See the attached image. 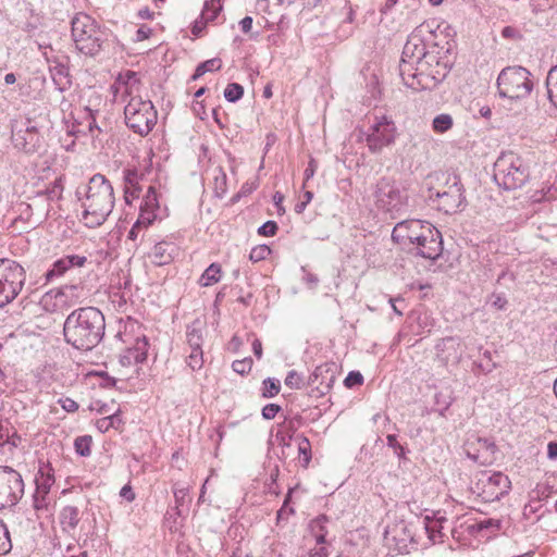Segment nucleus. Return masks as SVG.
<instances>
[{
  "instance_id": "obj_1",
  "label": "nucleus",
  "mask_w": 557,
  "mask_h": 557,
  "mask_svg": "<svg viewBox=\"0 0 557 557\" xmlns=\"http://www.w3.org/2000/svg\"><path fill=\"white\" fill-rule=\"evenodd\" d=\"M438 27L435 21H426L417 26L404 46L399 62V75L404 84L412 90H432L442 83L449 67L441 60L433 47L426 49Z\"/></svg>"
},
{
  "instance_id": "obj_9",
  "label": "nucleus",
  "mask_w": 557,
  "mask_h": 557,
  "mask_svg": "<svg viewBox=\"0 0 557 557\" xmlns=\"http://www.w3.org/2000/svg\"><path fill=\"white\" fill-rule=\"evenodd\" d=\"M125 123L136 134L147 136L157 124L158 113L150 100L133 97L124 108Z\"/></svg>"
},
{
  "instance_id": "obj_17",
  "label": "nucleus",
  "mask_w": 557,
  "mask_h": 557,
  "mask_svg": "<svg viewBox=\"0 0 557 557\" xmlns=\"http://www.w3.org/2000/svg\"><path fill=\"white\" fill-rule=\"evenodd\" d=\"M11 139L13 147L26 154L39 152L44 146L42 137L33 125H27L25 128L14 127Z\"/></svg>"
},
{
  "instance_id": "obj_6",
  "label": "nucleus",
  "mask_w": 557,
  "mask_h": 557,
  "mask_svg": "<svg viewBox=\"0 0 557 557\" xmlns=\"http://www.w3.org/2000/svg\"><path fill=\"white\" fill-rule=\"evenodd\" d=\"M71 33L76 49L88 57L97 55L107 39V34L88 14L79 12L71 21Z\"/></svg>"
},
{
  "instance_id": "obj_25",
  "label": "nucleus",
  "mask_w": 557,
  "mask_h": 557,
  "mask_svg": "<svg viewBox=\"0 0 557 557\" xmlns=\"http://www.w3.org/2000/svg\"><path fill=\"white\" fill-rule=\"evenodd\" d=\"M49 71L51 78L59 90L63 91L70 88L71 77L69 67L64 63L60 61H52L50 62Z\"/></svg>"
},
{
  "instance_id": "obj_41",
  "label": "nucleus",
  "mask_w": 557,
  "mask_h": 557,
  "mask_svg": "<svg viewBox=\"0 0 557 557\" xmlns=\"http://www.w3.org/2000/svg\"><path fill=\"white\" fill-rule=\"evenodd\" d=\"M298 453L302 457L304 466L307 467L311 460V444L309 440L301 435L298 437Z\"/></svg>"
},
{
  "instance_id": "obj_10",
  "label": "nucleus",
  "mask_w": 557,
  "mask_h": 557,
  "mask_svg": "<svg viewBox=\"0 0 557 557\" xmlns=\"http://www.w3.org/2000/svg\"><path fill=\"white\" fill-rule=\"evenodd\" d=\"M26 281L24 268L15 260L0 258V308L12 302L22 292Z\"/></svg>"
},
{
  "instance_id": "obj_35",
  "label": "nucleus",
  "mask_w": 557,
  "mask_h": 557,
  "mask_svg": "<svg viewBox=\"0 0 557 557\" xmlns=\"http://www.w3.org/2000/svg\"><path fill=\"white\" fill-rule=\"evenodd\" d=\"M92 437L90 435L77 436L74 441V448L77 455L89 457L91 454Z\"/></svg>"
},
{
  "instance_id": "obj_54",
  "label": "nucleus",
  "mask_w": 557,
  "mask_h": 557,
  "mask_svg": "<svg viewBox=\"0 0 557 557\" xmlns=\"http://www.w3.org/2000/svg\"><path fill=\"white\" fill-rule=\"evenodd\" d=\"M502 36L506 39H513V40L520 39L522 37L520 32L516 27H512V26H505L502 29Z\"/></svg>"
},
{
  "instance_id": "obj_31",
  "label": "nucleus",
  "mask_w": 557,
  "mask_h": 557,
  "mask_svg": "<svg viewBox=\"0 0 557 557\" xmlns=\"http://www.w3.org/2000/svg\"><path fill=\"white\" fill-rule=\"evenodd\" d=\"M546 87L550 103L557 109V64L553 66L546 77Z\"/></svg>"
},
{
  "instance_id": "obj_2",
  "label": "nucleus",
  "mask_w": 557,
  "mask_h": 557,
  "mask_svg": "<svg viewBox=\"0 0 557 557\" xmlns=\"http://www.w3.org/2000/svg\"><path fill=\"white\" fill-rule=\"evenodd\" d=\"M392 240L414 256L436 260L443 252L441 232L429 221L409 219L398 222Z\"/></svg>"
},
{
  "instance_id": "obj_56",
  "label": "nucleus",
  "mask_w": 557,
  "mask_h": 557,
  "mask_svg": "<svg viewBox=\"0 0 557 557\" xmlns=\"http://www.w3.org/2000/svg\"><path fill=\"white\" fill-rule=\"evenodd\" d=\"M330 368L327 366L317 367L312 375L309 377V384L313 385L317 383L319 376L323 375V373H329Z\"/></svg>"
},
{
  "instance_id": "obj_7",
  "label": "nucleus",
  "mask_w": 557,
  "mask_h": 557,
  "mask_svg": "<svg viewBox=\"0 0 557 557\" xmlns=\"http://www.w3.org/2000/svg\"><path fill=\"white\" fill-rule=\"evenodd\" d=\"M532 90L531 73L523 66H507L498 74L497 91L500 98L518 102L529 98Z\"/></svg>"
},
{
  "instance_id": "obj_24",
  "label": "nucleus",
  "mask_w": 557,
  "mask_h": 557,
  "mask_svg": "<svg viewBox=\"0 0 557 557\" xmlns=\"http://www.w3.org/2000/svg\"><path fill=\"white\" fill-rule=\"evenodd\" d=\"M124 194L127 203L131 202V198H138L141 191L139 185L143 175L136 169L124 170Z\"/></svg>"
},
{
  "instance_id": "obj_58",
  "label": "nucleus",
  "mask_w": 557,
  "mask_h": 557,
  "mask_svg": "<svg viewBox=\"0 0 557 557\" xmlns=\"http://www.w3.org/2000/svg\"><path fill=\"white\" fill-rule=\"evenodd\" d=\"M317 171V162L314 159H311L308 163V166L305 170V181H309L311 177H313L314 173Z\"/></svg>"
},
{
  "instance_id": "obj_43",
  "label": "nucleus",
  "mask_w": 557,
  "mask_h": 557,
  "mask_svg": "<svg viewBox=\"0 0 557 557\" xmlns=\"http://www.w3.org/2000/svg\"><path fill=\"white\" fill-rule=\"evenodd\" d=\"M140 207L154 210L159 209L158 196L153 186L148 187V190L140 202Z\"/></svg>"
},
{
  "instance_id": "obj_49",
  "label": "nucleus",
  "mask_w": 557,
  "mask_h": 557,
  "mask_svg": "<svg viewBox=\"0 0 557 557\" xmlns=\"http://www.w3.org/2000/svg\"><path fill=\"white\" fill-rule=\"evenodd\" d=\"M387 446L394 449V453L398 458H404L406 455L405 447L400 445L397 441V436L395 434H388L386 436Z\"/></svg>"
},
{
  "instance_id": "obj_64",
  "label": "nucleus",
  "mask_w": 557,
  "mask_h": 557,
  "mask_svg": "<svg viewBox=\"0 0 557 557\" xmlns=\"http://www.w3.org/2000/svg\"><path fill=\"white\" fill-rule=\"evenodd\" d=\"M547 456L549 459H557V442H549L547 445Z\"/></svg>"
},
{
  "instance_id": "obj_23",
  "label": "nucleus",
  "mask_w": 557,
  "mask_h": 557,
  "mask_svg": "<svg viewBox=\"0 0 557 557\" xmlns=\"http://www.w3.org/2000/svg\"><path fill=\"white\" fill-rule=\"evenodd\" d=\"M177 251L175 244L162 240L153 246L149 258L154 265L161 267L171 263Z\"/></svg>"
},
{
  "instance_id": "obj_39",
  "label": "nucleus",
  "mask_w": 557,
  "mask_h": 557,
  "mask_svg": "<svg viewBox=\"0 0 557 557\" xmlns=\"http://www.w3.org/2000/svg\"><path fill=\"white\" fill-rule=\"evenodd\" d=\"M281 384L275 379L268 377L262 382V397L272 398L280 393Z\"/></svg>"
},
{
  "instance_id": "obj_26",
  "label": "nucleus",
  "mask_w": 557,
  "mask_h": 557,
  "mask_svg": "<svg viewBox=\"0 0 557 557\" xmlns=\"http://www.w3.org/2000/svg\"><path fill=\"white\" fill-rule=\"evenodd\" d=\"M64 191V177L59 176L52 183H50L44 190L37 191L35 199H45L46 201L53 202L59 201L63 197Z\"/></svg>"
},
{
  "instance_id": "obj_45",
  "label": "nucleus",
  "mask_w": 557,
  "mask_h": 557,
  "mask_svg": "<svg viewBox=\"0 0 557 557\" xmlns=\"http://www.w3.org/2000/svg\"><path fill=\"white\" fill-rule=\"evenodd\" d=\"M474 443H467L465 446L466 455L469 459H471L474 462H478L480 465H485L488 462L487 456H484L480 450L475 449L472 450V447L474 446Z\"/></svg>"
},
{
  "instance_id": "obj_13",
  "label": "nucleus",
  "mask_w": 557,
  "mask_h": 557,
  "mask_svg": "<svg viewBox=\"0 0 557 557\" xmlns=\"http://www.w3.org/2000/svg\"><path fill=\"white\" fill-rule=\"evenodd\" d=\"M413 523H407L404 520L388 525L384 532L385 544L399 554L409 553V548L418 542L414 539Z\"/></svg>"
},
{
  "instance_id": "obj_51",
  "label": "nucleus",
  "mask_w": 557,
  "mask_h": 557,
  "mask_svg": "<svg viewBox=\"0 0 557 557\" xmlns=\"http://www.w3.org/2000/svg\"><path fill=\"white\" fill-rule=\"evenodd\" d=\"M278 230L275 221H267L258 228V234L261 236H274Z\"/></svg>"
},
{
  "instance_id": "obj_40",
  "label": "nucleus",
  "mask_w": 557,
  "mask_h": 557,
  "mask_svg": "<svg viewBox=\"0 0 557 557\" xmlns=\"http://www.w3.org/2000/svg\"><path fill=\"white\" fill-rule=\"evenodd\" d=\"M157 210L139 207V215L136 223L144 228H147L157 218Z\"/></svg>"
},
{
  "instance_id": "obj_62",
  "label": "nucleus",
  "mask_w": 557,
  "mask_h": 557,
  "mask_svg": "<svg viewBox=\"0 0 557 557\" xmlns=\"http://www.w3.org/2000/svg\"><path fill=\"white\" fill-rule=\"evenodd\" d=\"M107 417H108V421H110L111 428L119 429L120 425L122 424V420L120 418L119 411H116L112 414H109Z\"/></svg>"
},
{
  "instance_id": "obj_5",
  "label": "nucleus",
  "mask_w": 557,
  "mask_h": 557,
  "mask_svg": "<svg viewBox=\"0 0 557 557\" xmlns=\"http://www.w3.org/2000/svg\"><path fill=\"white\" fill-rule=\"evenodd\" d=\"M495 183L504 190H517L531 180L529 163L519 154L503 152L494 163Z\"/></svg>"
},
{
  "instance_id": "obj_16",
  "label": "nucleus",
  "mask_w": 557,
  "mask_h": 557,
  "mask_svg": "<svg viewBox=\"0 0 557 557\" xmlns=\"http://www.w3.org/2000/svg\"><path fill=\"white\" fill-rule=\"evenodd\" d=\"M370 131L371 132L367 136V145L373 153L380 152L384 147H387L395 141V124L387 120L386 116L376 119V122L371 125Z\"/></svg>"
},
{
  "instance_id": "obj_44",
  "label": "nucleus",
  "mask_w": 557,
  "mask_h": 557,
  "mask_svg": "<svg viewBox=\"0 0 557 557\" xmlns=\"http://www.w3.org/2000/svg\"><path fill=\"white\" fill-rule=\"evenodd\" d=\"M474 444L479 446L478 450H480L484 456H487L490 462L496 450V445L487 438L481 437H478Z\"/></svg>"
},
{
  "instance_id": "obj_18",
  "label": "nucleus",
  "mask_w": 557,
  "mask_h": 557,
  "mask_svg": "<svg viewBox=\"0 0 557 557\" xmlns=\"http://www.w3.org/2000/svg\"><path fill=\"white\" fill-rule=\"evenodd\" d=\"M436 357L445 366L457 364L463 355L459 337L448 336L435 345Z\"/></svg>"
},
{
  "instance_id": "obj_8",
  "label": "nucleus",
  "mask_w": 557,
  "mask_h": 557,
  "mask_svg": "<svg viewBox=\"0 0 557 557\" xmlns=\"http://www.w3.org/2000/svg\"><path fill=\"white\" fill-rule=\"evenodd\" d=\"M377 209L397 218L408 208V194L395 180L382 177L377 181L373 193Z\"/></svg>"
},
{
  "instance_id": "obj_3",
  "label": "nucleus",
  "mask_w": 557,
  "mask_h": 557,
  "mask_svg": "<svg viewBox=\"0 0 557 557\" xmlns=\"http://www.w3.org/2000/svg\"><path fill=\"white\" fill-rule=\"evenodd\" d=\"M106 331L103 313L96 307L74 309L63 323L64 341L73 348L89 351L102 341Z\"/></svg>"
},
{
  "instance_id": "obj_42",
  "label": "nucleus",
  "mask_w": 557,
  "mask_h": 557,
  "mask_svg": "<svg viewBox=\"0 0 557 557\" xmlns=\"http://www.w3.org/2000/svg\"><path fill=\"white\" fill-rule=\"evenodd\" d=\"M285 385L292 389H300L305 386L304 376L295 370H290L285 377Z\"/></svg>"
},
{
  "instance_id": "obj_22",
  "label": "nucleus",
  "mask_w": 557,
  "mask_h": 557,
  "mask_svg": "<svg viewBox=\"0 0 557 557\" xmlns=\"http://www.w3.org/2000/svg\"><path fill=\"white\" fill-rule=\"evenodd\" d=\"M446 522L447 518L443 516L441 511L435 512L433 517L425 516L423 518L421 524L432 544L444 541L445 534L443 533V529Z\"/></svg>"
},
{
  "instance_id": "obj_46",
  "label": "nucleus",
  "mask_w": 557,
  "mask_h": 557,
  "mask_svg": "<svg viewBox=\"0 0 557 557\" xmlns=\"http://www.w3.org/2000/svg\"><path fill=\"white\" fill-rule=\"evenodd\" d=\"M12 548L11 540L9 536V532L0 520V555H5Z\"/></svg>"
},
{
  "instance_id": "obj_12",
  "label": "nucleus",
  "mask_w": 557,
  "mask_h": 557,
  "mask_svg": "<svg viewBox=\"0 0 557 557\" xmlns=\"http://www.w3.org/2000/svg\"><path fill=\"white\" fill-rule=\"evenodd\" d=\"M463 186L460 178L456 175L448 177L446 188L442 191L437 190L430 195V199L438 202V209L445 213H453L459 209L466 201Z\"/></svg>"
},
{
  "instance_id": "obj_32",
  "label": "nucleus",
  "mask_w": 557,
  "mask_h": 557,
  "mask_svg": "<svg viewBox=\"0 0 557 557\" xmlns=\"http://www.w3.org/2000/svg\"><path fill=\"white\" fill-rule=\"evenodd\" d=\"M221 10V0H208L205 2V7L201 12V17L205 20L206 23L213 22L219 16Z\"/></svg>"
},
{
  "instance_id": "obj_59",
  "label": "nucleus",
  "mask_w": 557,
  "mask_h": 557,
  "mask_svg": "<svg viewBox=\"0 0 557 557\" xmlns=\"http://www.w3.org/2000/svg\"><path fill=\"white\" fill-rule=\"evenodd\" d=\"M120 495L128 502L135 499V494L129 485H124L120 491Z\"/></svg>"
},
{
  "instance_id": "obj_21",
  "label": "nucleus",
  "mask_w": 557,
  "mask_h": 557,
  "mask_svg": "<svg viewBox=\"0 0 557 557\" xmlns=\"http://www.w3.org/2000/svg\"><path fill=\"white\" fill-rule=\"evenodd\" d=\"M148 341L144 337H137L132 347L127 348L120 357V363L123 367L143 363L147 359Z\"/></svg>"
},
{
  "instance_id": "obj_47",
  "label": "nucleus",
  "mask_w": 557,
  "mask_h": 557,
  "mask_svg": "<svg viewBox=\"0 0 557 557\" xmlns=\"http://www.w3.org/2000/svg\"><path fill=\"white\" fill-rule=\"evenodd\" d=\"M252 363V359L250 357H247L242 360H235L232 363V369L234 372L244 375L250 372Z\"/></svg>"
},
{
  "instance_id": "obj_14",
  "label": "nucleus",
  "mask_w": 557,
  "mask_h": 557,
  "mask_svg": "<svg viewBox=\"0 0 557 557\" xmlns=\"http://www.w3.org/2000/svg\"><path fill=\"white\" fill-rule=\"evenodd\" d=\"M24 494L22 475L10 467H0V504L11 506Z\"/></svg>"
},
{
  "instance_id": "obj_50",
  "label": "nucleus",
  "mask_w": 557,
  "mask_h": 557,
  "mask_svg": "<svg viewBox=\"0 0 557 557\" xmlns=\"http://www.w3.org/2000/svg\"><path fill=\"white\" fill-rule=\"evenodd\" d=\"M362 383H363V376L358 371H350L344 380V384L348 388L361 385Z\"/></svg>"
},
{
  "instance_id": "obj_38",
  "label": "nucleus",
  "mask_w": 557,
  "mask_h": 557,
  "mask_svg": "<svg viewBox=\"0 0 557 557\" xmlns=\"http://www.w3.org/2000/svg\"><path fill=\"white\" fill-rule=\"evenodd\" d=\"M244 96V87L237 83H230L224 89V98L228 102H236Z\"/></svg>"
},
{
  "instance_id": "obj_30",
  "label": "nucleus",
  "mask_w": 557,
  "mask_h": 557,
  "mask_svg": "<svg viewBox=\"0 0 557 557\" xmlns=\"http://www.w3.org/2000/svg\"><path fill=\"white\" fill-rule=\"evenodd\" d=\"M221 278V265L219 263H211L200 276L199 283L201 286H211L218 283Z\"/></svg>"
},
{
  "instance_id": "obj_63",
  "label": "nucleus",
  "mask_w": 557,
  "mask_h": 557,
  "mask_svg": "<svg viewBox=\"0 0 557 557\" xmlns=\"http://www.w3.org/2000/svg\"><path fill=\"white\" fill-rule=\"evenodd\" d=\"M252 351L257 359L262 358V343L259 338H255L252 342Z\"/></svg>"
},
{
  "instance_id": "obj_11",
  "label": "nucleus",
  "mask_w": 557,
  "mask_h": 557,
  "mask_svg": "<svg viewBox=\"0 0 557 557\" xmlns=\"http://www.w3.org/2000/svg\"><path fill=\"white\" fill-rule=\"evenodd\" d=\"M83 296V285L65 284L46 292L39 300V306L47 313H60L81 304Z\"/></svg>"
},
{
  "instance_id": "obj_28",
  "label": "nucleus",
  "mask_w": 557,
  "mask_h": 557,
  "mask_svg": "<svg viewBox=\"0 0 557 557\" xmlns=\"http://www.w3.org/2000/svg\"><path fill=\"white\" fill-rule=\"evenodd\" d=\"M81 521L79 509L75 506H65L60 512V523L64 531H73Z\"/></svg>"
},
{
  "instance_id": "obj_60",
  "label": "nucleus",
  "mask_w": 557,
  "mask_h": 557,
  "mask_svg": "<svg viewBox=\"0 0 557 557\" xmlns=\"http://www.w3.org/2000/svg\"><path fill=\"white\" fill-rule=\"evenodd\" d=\"M283 200H284V196H283L281 193L276 191V193L273 195V201H274V203H275V206H276V208H277V212H278V214H283V213H285V209H284V207L282 206Z\"/></svg>"
},
{
  "instance_id": "obj_33",
  "label": "nucleus",
  "mask_w": 557,
  "mask_h": 557,
  "mask_svg": "<svg viewBox=\"0 0 557 557\" xmlns=\"http://www.w3.org/2000/svg\"><path fill=\"white\" fill-rule=\"evenodd\" d=\"M13 213L16 214V216L14 218L15 222L23 221V222H27L32 225L36 223V222L32 221L33 208H32V205H29V203H26V202L16 203L13 207Z\"/></svg>"
},
{
  "instance_id": "obj_57",
  "label": "nucleus",
  "mask_w": 557,
  "mask_h": 557,
  "mask_svg": "<svg viewBox=\"0 0 557 557\" xmlns=\"http://www.w3.org/2000/svg\"><path fill=\"white\" fill-rule=\"evenodd\" d=\"M302 271L305 272V275H304L305 283L308 285L309 288H315V286L319 283L318 276L313 273L306 271L304 268H302Z\"/></svg>"
},
{
  "instance_id": "obj_61",
  "label": "nucleus",
  "mask_w": 557,
  "mask_h": 557,
  "mask_svg": "<svg viewBox=\"0 0 557 557\" xmlns=\"http://www.w3.org/2000/svg\"><path fill=\"white\" fill-rule=\"evenodd\" d=\"M239 25H240V28H242V32L247 34L251 30L252 28V17L251 16H245L240 22H239Z\"/></svg>"
},
{
  "instance_id": "obj_48",
  "label": "nucleus",
  "mask_w": 557,
  "mask_h": 557,
  "mask_svg": "<svg viewBox=\"0 0 557 557\" xmlns=\"http://www.w3.org/2000/svg\"><path fill=\"white\" fill-rule=\"evenodd\" d=\"M473 531H483L485 529H500V521L495 519H484L470 527Z\"/></svg>"
},
{
  "instance_id": "obj_4",
  "label": "nucleus",
  "mask_w": 557,
  "mask_h": 557,
  "mask_svg": "<svg viewBox=\"0 0 557 557\" xmlns=\"http://www.w3.org/2000/svg\"><path fill=\"white\" fill-rule=\"evenodd\" d=\"M76 196L83 200V221L88 227L102 225L114 207L113 187L99 173L92 175L86 186L78 187Z\"/></svg>"
},
{
  "instance_id": "obj_19",
  "label": "nucleus",
  "mask_w": 557,
  "mask_h": 557,
  "mask_svg": "<svg viewBox=\"0 0 557 557\" xmlns=\"http://www.w3.org/2000/svg\"><path fill=\"white\" fill-rule=\"evenodd\" d=\"M482 498L485 502H494L500 499L505 494L508 493L510 487V481L507 475L497 472L494 473L485 481H482Z\"/></svg>"
},
{
  "instance_id": "obj_15",
  "label": "nucleus",
  "mask_w": 557,
  "mask_h": 557,
  "mask_svg": "<svg viewBox=\"0 0 557 557\" xmlns=\"http://www.w3.org/2000/svg\"><path fill=\"white\" fill-rule=\"evenodd\" d=\"M54 482L53 468L51 465H41L35 478L36 490L33 495V506L36 511H49L51 505L49 493Z\"/></svg>"
},
{
  "instance_id": "obj_20",
  "label": "nucleus",
  "mask_w": 557,
  "mask_h": 557,
  "mask_svg": "<svg viewBox=\"0 0 557 557\" xmlns=\"http://www.w3.org/2000/svg\"><path fill=\"white\" fill-rule=\"evenodd\" d=\"M86 262L87 258L78 255H67L55 260L44 274L46 283H50L62 277L72 268L84 267Z\"/></svg>"
},
{
  "instance_id": "obj_29",
  "label": "nucleus",
  "mask_w": 557,
  "mask_h": 557,
  "mask_svg": "<svg viewBox=\"0 0 557 557\" xmlns=\"http://www.w3.org/2000/svg\"><path fill=\"white\" fill-rule=\"evenodd\" d=\"M329 518L325 515H320L315 519L310 521L309 529L312 536L315 539L317 544L321 545L326 542L327 535L326 523Z\"/></svg>"
},
{
  "instance_id": "obj_37",
  "label": "nucleus",
  "mask_w": 557,
  "mask_h": 557,
  "mask_svg": "<svg viewBox=\"0 0 557 557\" xmlns=\"http://www.w3.org/2000/svg\"><path fill=\"white\" fill-rule=\"evenodd\" d=\"M186 363L193 371L202 369L205 363L202 349L189 350V354L186 356Z\"/></svg>"
},
{
  "instance_id": "obj_36",
  "label": "nucleus",
  "mask_w": 557,
  "mask_h": 557,
  "mask_svg": "<svg viewBox=\"0 0 557 557\" xmlns=\"http://www.w3.org/2000/svg\"><path fill=\"white\" fill-rule=\"evenodd\" d=\"M453 117L450 114L442 113L433 119L432 127L436 133H446L453 127Z\"/></svg>"
},
{
  "instance_id": "obj_27",
  "label": "nucleus",
  "mask_w": 557,
  "mask_h": 557,
  "mask_svg": "<svg viewBox=\"0 0 557 557\" xmlns=\"http://www.w3.org/2000/svg\"><path fill=\"white\" fill-rule=\"evenodd\" d=\"M186 344L189 350L202 349L203 344V330L201 322L195 320L186 327Z\"/></svg>"
},
{
  "instance_id": "obj_53",
  "label": "nucleus",
  "mask_w": 557,
  "mask_h": 557,
  "mask_svg": "<svg viewBox=\"0 0 557 557\" xmlns=\"http://www.w3.org/2000/svg\"><path fill=\"white\" fill-rule=\"evenodd\" d=\"M282 410L280 405L268 404L262 408V417L265 420L274 419L275 416Z\"/></svg>"
},
{
  "instance_id": "obj_34",
  "label": "nucleus",
  "mask_w": 557,
  "mask_h": 557,
  "mask_svg": "<svg viewBox=\"0 0 557 557\" xmlns=\"http://www.w3.org/2000/svg\"><path fill=\"white\" fill-rule=\"evenodd\" d=\"M222 67V60L220 58H213L200 63L193 75L194 79L199 78L207 72L219 71Z\"/></svg>"
},
{
  "instance_id": "obj_52",
  "label": "nucleus",
  "mask_w": 557,
  "mask_h": 557,
  "mask_svg": "<svg viewBox=\"0 0 557 557\" xmlns=\"http://www.w3.org/2000/svg\"><path fill=\"white\" fill-rule=\"evenodd\" d=\"M269 253H270L269 247H267L265 245H261V246L255 247L250 251L249 258L252 261H260V260L265 259L267 255H269Z\"/></svg>"
},
{
  "instance_id": "obj_55",
  "label": "nucleus",
  "mask_w": 557,
  "mask_h": 557,
  "mask_svg": "<svg viewBox=\"0 0 557 557\" xmlns=\"http://www.w3.org/2000/svg\"><path fill=\"white\" fill-rule=\"evenodd\" d=\"M59 404L66 412H75L78 410V404L72 398H63L59 400Z\"/></svg>"
}]
</instances>
